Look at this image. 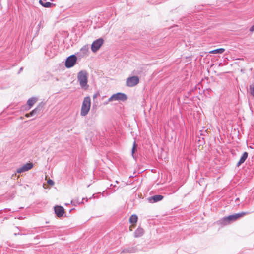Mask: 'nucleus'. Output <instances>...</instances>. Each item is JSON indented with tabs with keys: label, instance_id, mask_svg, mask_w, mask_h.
<instances>
[{
	"label": "nucleus",
	"instance_id": "f03ea898",
	"mask_svg": "<svg viewBox=\"0 0 254 254\" xmlns=\"http://www.w3.org/2000/svg\"><path fill=\"white\" fill-rule=\"evenodd\" d=\"M78 81L82 88L87 89L88 87V73L85 70L80 71L77 75Z\"/></svg>",
	"mask_w": 254,
	"mask_h": 254
},
{
	"label": "nucleus",
	"instance_id": "a878e982",
	"mask_svg": "<svg viewBox=\"0 0 254 254\" xmlns=\"http://www.w3.org/2000/svg\"><path fill=\"white\" fill-rule=\"evenodd\" d=\"M94 98H96V95H94Z\"/></svg>",
	"mask_w": 254,
	"mask_h": 254
},
{
	"label": "nucleus",
	"instance_id": "39448f33",
	"mask_svg": "<svg viewBox=\"0 0 254 254\" xmlns=\"http://www.w3.org/2000/svg\"><path fill=\"white\" fill-rule=\"evenodd\" d=\"M139 82V79L138 76H133L127 78L126 81V85L128 87H133L136 85Z\"/></svg>",
	"mask_w": 254,
	"mask_h": 254
},
{
	"label": "nucleus",
	"instance_id": "6e6552de",
	"mask_svg": "<svg viewBox=\"0 0 254 254\" xmlns=\"http://www.w3.org/2000/svg\"><path fill=\"white\" fill-rule=\"evenodd\" d=\"M33 164L32 162H28L24 164L21 167L18 168L17 169L16 172L18 173H23L30 170L33 168Z\"/></svg>",
	"mask_w": 254,
	"mask_h": 254
},
{
	"label": "nucleus",
	"instance_id": "dca6fc26",
	"mask_svg": "<svg viewBox=\"0 0 254 254\" xmlns=\"http://www.w3.org/2000/svg\"><path fill=\"white\" fill-rule=\"evenodd\" d=\"M225 51L224 48H219L210 51L209 53L211 54H222Z\"/></svg>",
	"mask_w": 254,
	"mask_h": 254
},
{
	"label": "nucleus",
	"instance_id": "2eb2a0df",
	"mask_svg": "<svg viewBox=\"0 0 254 254\" xmlns=\"http://www.w3.org/2000/svg\"><path fill=\"white\" fill-rule=\"evenodd\" d=\"M37 101V98L35 97H32L29 99L27 101V104L31 108Z\"/></svg>",
	"mask_w": 254,
	"mask_h": 254
},
{
	"label": "nucleus",
	"instance_id": "20e7f679",
	"mask_svg": "<svg viewBox=\"0 0 254 254\" xmlns=\"http://www.w3.org/2000/svg\"><path fill=\"white\" fill-rule=\"evenodd\" d=\"M127 95L123 93H117L112 95L109 99L108 102L114 101H125L127 100Z\"/></svg>",
	"mask_w": 254,
	"mask_h": 254
},
{
	"label": "nucleus",
	"instance_id": "f257e3e1",
	"mask_svg": "<svg viewBox=\"0 0 254 254\" xmlns=\"http://www.w3.org/2000/svg\"><path fill=\"white\" fill-rule=\"evenodd\" d=\"M91 98L89 96L85 97L82 103L80 115L82 117L86 116L89 113L91 107Z\"/></svg>",
	"mask_w": 254,
	"mask_h": 254
},
{
	"label": "nucleus",
	"instance_id": "1a4fd4ad",
	"mask_svg": "<svg viewBox=\"0 0 254 254\" xmlns=\"http://www.w3.org/2000/svg\"><path fill=\"white\" fill-rule=\"evenodd\" d=\"M55 212L58 217H61L64 213V208L60 206H56L54 207Z\"/></svg>",
	"mask_w": 254,
	"mask_h": 254
},
{
	"label": "nucleus",
	"instance_id": "393cba45",
	"mask_svg": "<svg viewBox=\"0 0 254 254\" xmlns=\"http://www.w3.org/2000/svg\"><path fill=\"white\" fill-rule=\"evenodd\" d=\"M83 200H84V198H83V199H82V201H83ZM81 203H83V202H82V201H81Z\"/></svg>",
	"mask_w": 254,
	"mask_h": 254
},
{
	"label": "nucleus",
	"instance_id": "f8f14e48",
	"mask_svg": "<svg viewBox=\"0 0 254 254\" xmlns=\"http://www.w3.org/2000/svg\"><path fill=\"white\" fill-rule=\"evenodd\" d=\"M248 156V153L246 152H245L242 156H241L240 159L239 160V162H238L237 166L238 167L240 165H241L242 163H243L246 159L247 158Z\"/></svg>",
	"mask_w": 254,
	"mask_h": 254
},
{
	"label": "nucleus",
	"instance_id": "0eeeda50",
	"mask_svg": "<svg viewBox=\"0 0 254 254\" xmlns=\"http://www.w3.org/2000/svg\"><path fill=\"white\" fill-rule=\"evenodd\" d=\"M77 61V57L74 55H72L69 56L65 62V65L67 68H71L73 67L76 64Z\"/></svg>",
	"mask_w": 254,
	"mask_h": 254
},
{
	"label": "nucleus",
	"instance_id": "7ed1b4c3",
	"mask_svg": "<svg viewBox=\"0 0 254 254\" xmlns=\"http://www.w3.org/2000/svg\"><path fill=\"white\" fill-rule=\"evenodd\" d=\"M249 214L248 212H241L236 213L235 214L229 215L227 217L223 218L222 219V223L224 224H227L230 223L231 222L236 221V220L242 217L243 216Z\"/></svg>",
	"mask_w": 254,
	"mask_h": 254
},
{
	"label": "nucleus",
	"instance_id": "a211bd4d",
	"mask_svg": "<svg viewBox=\"0 0 254 254\" xmlns=\"http://www.w3.org/2000/svg\"><path fill=\"white\" fill-rule=\"evenodd\" d=\"M138 217L136 215H132L129 218V222L131 224L136 223L137 221Z\"/></svg>",
	"mask_w": 254,
	"mask_h": 254
},
{
	"label": "nucleus",
	"instance_id": "f3484780",
	"mask_svg": "<svg viewBox=\"0 0 254 254\" xmlns=\"http://www.w3.org/2000/svg\"><path fill=\"white\" fill-rule=\"evenodd\" d=\"M40 110V109L39 108V107H37L35 108L34 110H33L29 114H27L26 115V117H29L30 116H33L34 115H35L37 112L39 111Z\"/></svg>",
	"mask_w": 254,
	"mask_h": 254
},
{
	"label": "nucleus",
	"instance_id": "4468645a",
	"mask_svg": "<svg viewBox=\"0 0 254 254\" xmlns=\"http://www.w3.org/2000/svg\"><path fill=\"white\" fill-rule=\"evenodd\" d=\"M39 2L42 6L46 8L50 7L52 5V3L47 2L46 0H40Z\"/></svg>",
	"mask_w": 254,
	"mask_h": 254
},
{
	"label": "nucleus",
	"instance_id": "423d86ee",
	"mask_svg": "<svg viewBox=\"0 0 254 254\" xmlns=\"http://www.w3.org/2000/svg\"><path fill=\"white\" fill-rule=\"evenodd\" d=\"M104 41L103 39L102 38L95 40L91 45V48L92 51L94 52L97 51L103 44Z\"/></svg>",
	"mask_w": 254,
	"mask_h": 254
},
{
	"label": "nucleus",
	"instance_id": "b1692460",
	"mask_svg": "<svg viewBox=\"0 0 254 254\" xmlns=\"http://www.w3.org/2000/svg\"><path fill=\"white\" fill-rule=\"evenodd\" d=\"M23 70V67H21L19 70V72Z\"/></svg>",
	"mask_w": 254,
	"mask_h": 254
},
{
	"label": "nucleus",
	"instance_id": "aec40b11",
	"mask_svg": "<svg viewBox=\"0 0 254 254\" xmlns=\"http://www.w3.org/2000/svg\"><path fill=\"white\" fill-rule=\"evenodd\" d=\"M137 147V145L135 143V142H134L133 146L132 149V154L133 155L134 153L135 152V151L136 150V148Z\"/></svg>",
	"mask_w": 254,
	"mask_h": 254
},
{
	"label": "nucleus",
	"instance_id": "6ab92c4d",
	"mask_svg": "<svg viewBox=\"0 0 254 254\" xmlns=\"http://www.w3.org/2000/svg\"><path fill=\"white\" fill-rule=\"evenodd\" d=\"M249 93L254 97V84L250 85Z\"/></svg>",
	"mask_w": 254,
	"mask_h": 254
},
{
	"label": "nucleus",
	"instance_id": "4be33fe9",
	"mask_svg": "<svg viewBox=\"0 0 254 254\" xmlns=\"http://www.w3.org/2000/svg\"><path fill=\"white\" fill-rule=\"evenodd\" d=\"M250 31H254V25H253L251 28H250Z\"/></svg>",
	"mask_w": 254,
	"mask_h": 254
},
{
	"label": "nucleus",
	"instance_id": "9b49d317",
	"mask_svg": "<svg viewBox=\"0 0 254 254\" xmlns=\"http://www.w3.org/2000/svg\"><path fill=\"white\" fill-rule=\"evenodd\" d=\"M137 251V249L136 247H130L125 248L122 251L121 253H132Z\"/></svg>",
	"mask_w": 254,
	"mask_h": 254
},
{
	"label": "nucleus",
	"instance_id": "ddd939ff",
	"mask_svg": "<svg viewBox=\"0 0 254 254\" xmlns=\"http://www.w3.org/2000/svg\"><path fill=\"white\" fill-rule=\"evenodd\" d=\"M144 234V230L141 228H137L134 232V235L135 237H139Z\"/></svg>",
	"mask_w": 254,
	"mask_h": 254
},
{
	"label": "nucleus",
	"instance_id": "412c9836",
	"mask_svg": "<svg viewBox=\"0 0 254 254\" xmlns=\"http://www.w3.org/2000/svg\"><path fill=\"white\" fill-rule=\"evenodd\" d=\"M47 182L49 184H50L51 185H53L54 184V182L52 180H50V179Z\"/></svg>",
	"mask_w": 254,
	"mask_h": 254
},
{
	"label": "nucleus",
	"instance_id": "5701e85b",
	"mask_svg": "<svg viewBox=\"0 0 254 254\" xmlns=\"http://www.w3.org/2000/svg\"><path fill=\"white\" fill-rule=\"evenodd\" d=\"M109 102H108V100L107 102H105L104 103V104H105V105H106V104H107Z\"/></svg>",
	"mask_w": 254,
	"mask_h": 254
},
{
	"label": "nucleus",
	"instance_id": "9d476101",
	"mask_svg": "<svg viewBox=\"0 0 254 254\" xmlns=\"http://www.w3.org/2000/svg\"><path fill=\"white\" fill-rule=\"evenodd\" d=\"M163 198V196L161 195H155L150 197L148 200L151 203H155L161 201Z\"/></svg>",
	"mask_w": 254,
	"mask_h": 254
}]
</instances>
